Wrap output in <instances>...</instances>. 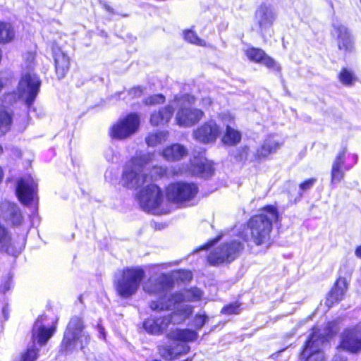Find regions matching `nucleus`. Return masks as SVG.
<instances>
[{"label": "nucleus", "instance_id": "obj_1", "mask_svg": "<svg viewBox=\"0 0 361 361\" xmlns=\"http://www.w3.org/2000/svg\"><path fill=\"white\" fill-rule=\"evenodd\" d=\"M281 215L276 205L266 204L259 213L252 215L246 222L251 240L257 246L268 243L271 239L273 223L281 221Z\"/></svg>", "mask_w": 361, "mask_h": 361}, {"label": "nucleus", "instance_id": "obj_2", "mask_svg": "<svg viewBox=\"0 0 361 361\" xmlns=\"http://www.w3.org/2000/svg\"><path fill=\"white\" fill-rule=\"evenodd\" d=\"M324 331V334H322L317 326H313L311 328L310 334L301 347L300 352L301 361L324 360V354L322 346L337 334L336 322H328L325 325Z\"/></svg>", "mask_w": 361, "mask_h": 361}, {"label": "nucleus", "instance_id": "obj_3", "mask_svg": "<svg viewBox=\"0 0 361 361\" xmlns=\"http://www.w3.org/2000/svg\"><path fill=\"white\" fill-rule=\"evenodd\" d=\"M85 324L82 319L74 316L69 320L64 331L63 336L59 346V351L62 354H67L73 351L78 344L80 349L82 350L90 340L89 334H85L83 330Z\"/></svg>", "mask_w": 361, "mask_h": 361}, {"label": "nucleus", "instance_id": "obj_4", "mask_svg": "<svg viewBox=\"0 0 361 361\" xmlns=\"http://www.w3.org/2000/svg\"><path fill=\"white\" fill-rule=\"evenodd\" d=\"M145 276V271L141 268H123L114 282L116 294L123 299L131 298L137 293Z\"/></svg>", "mask_w": 361, "mask_h": 361}, {"label": "nucleus", "instance_id": "obj_5", "mask_svg": "<svg viewBox=\"0 0 361 361\" xmlns=\"http://www.w3.org/2000/svg\"><path fill=\"white\" fill-rule=\"evenodd\" d=\"M199 193L198 185L192 182H171L165 188V196L169 203L185 204L195 200Z\"/></svg>", "mask_w": 361, "mask_h": 361}, {"label": "nucleus", "instance_id": "obj_6", "mask_svg": "<svg viewBox=\"0 0 361 361\" xmlns=\"http://www.w3.org/2000/svg\"><path fill=\"white\" fill-rule=\"evenodd\" d=\"M140 123L139 113H128L112 124L109 130V135L114 140H126L138 131Z\"/></svg>", "mask_w": 361, "mask_h": 361}, {"label": "nucleus", "instance_id": "obj_7", "mask_svg": "<svg viewBox=\"0 0 361 361\" xmlns=\"http://www.w3.org/2000/svg\"><path fill=\"white\" fill-rule=\"evenodd\" d=\"M243 249V244L237 240L223 243L209 254L207 262L212 266L229 264L240 255Z\"/></svg>", "mask_w": 361, "mask_h": 361}, {"label": "nucleus", "instance_id": "obj_8", "mask_svg": "<svg viewBox=\"0 0 361 361\" xmlns=\"http://www.w3.org/2000/svg\"><path fill=\"white\" fill-rule=\"evenodd\" d=\"M140 206L146 211L160 207L163 202V192L159 186L150 183L141 188L137 194Z\"/></svg>", "mask_w": 361, "mask_h": 361}, {"label": "nucleus", "instance_id": "obj_9", "mask_svg": "<svg viewBox=\"0 0 361 361\" xmlns=\"http://www.w3.org/2000/svg\"><path fill=\"white\" fill-rule=\"evenodd\" d=\"M347 146H343L335 156L330 172V182L331 184L337 183L343 180L345 172L353 169L357 162V155L353 154V161L346 163Z\"/></svg>", "mask_w": 361, "mask_h": 361}, {"label": "nucleus", "instance_id": "obj_10", "mask_svg": "<svg viewBox=\"0 0 361 361\" xmlns=\"http://www.w3.org/2000/svg\"><path fill=\"white\" fill-rule=\"evenodd\" d=\"M276 18V13L272 6L266 3L260 4L256 8L254 19L258 27L259 35L264 37L267 34L271 36L270 30Z\"/></svg>", "mask_w": 361, "mask_h": 361}, {"label": "nucleus", "instance_id": "obj_11", "mask_svg": "<svg viewBox=\"0 0 361 361\" xmlns=\"http://www.w3.org/2000/svg\"><path fill=\"white\" fill-rule=\"evenodd\" d=\"M338 348L351 354L361 352V328L357 326L345 328L341 335Z\"/></svg>", "mask_w": 361, "mask_h": 361}, {"label": "nucleus", "instance_id": "obj_12", "mask_svg": "<svg viewBox=\"0 0 361 361\" xmlns=\"http://www.w3.org/2000/svg\"><path fill=\"white\" fill-rule=\"evenodd\" d=\"M41 85L39 78L29 73L23 75L18 83V90L20 96H23L25 93H27L25 102L27 107H30L34 103L37 95L39 92Z\"/></svg>", "mask_w": 361, "mask_h": 361}, {"label": "nucleus", "instance_id": "obj_13", "mask_svg": "<svg viewBox=\"0 0 361 361\" xmlns=\"http://www.w3.org/2000/svg\"><path fill=\"white\" fill-rule=\"evenodd\" d=\"M221 133L219 125L214 120L206 121L192 132L193 138L199 142L207 145L214 143Z\"/></svg>", "mask_w": 361, "mask_h": 361}, {"label": "nucleus", "instance_id": "obj_14", "mask_svg": "<svg viewBox=\"0 0 361 361\" xmlns=\"http://www.w3.org/2000/svg\"><path fill=\"white\" fill-rule=\"evenodd\" d=\"M333 29L338 49L344 55L353 53L355 46L350 30L343 25H333Z\"/></svg>", "mask_w": 361, "mask_h": 361}, {"label": "nucleus", "instance_id": "obj_15", "mask_svg": "<svg viewBox=\"0 0 361 361\" xmlns=\"http://www.w3.org/2000/svg\"><path fill=\"white\" fill-rule=\"evenodd\" d=\"M244 54L250 62L257 64H262L268 69L274 70L277 72L281 71V66L262 48L248 46L244 50Z\"/></svg>", "mask_w": 361, "mask_h": 361}, {"label": "nucleus", "instance_id": "obj_16", "mask_svg": "<svg viewBox=\"0 0 361 361\" xmlns=\"http://www.w3.org/2000/svg\"><path fill=\"white\" fill-rule=\"evenodd\" d=\"M16 192L19 201L27 206L36 195L37 184L30 176L21 177L17 180Z\"/></svg>", "mask_w": 361, "mask_h": 361}, {"label": "nucleus", "instance_id": "obj_17", "mask_svg": "<svg viewBox=\"0 0 361 361\" xmlns=\"http://www.w3.org/2000/svg\"><path fill=\"white\" fill-rule=\"evenodd\" d=\"M50 49L54 62V71L58 80H62L68 74L71 67V59L64 53L59 44L54 42L51 43Z\"/></svg>", "mask_w": 361, "mask_h": 361}, {"label": "nucleus", "instance_id": "obj_18", "mask_svg": "<svg viewBox=\"0 0 361 361\" xmlns=\"http://www.w3.org/2000/svg\"><path fill=\"white\" fill-rule=\"evenodd\" d=\"M204 116L202 109L183 106L178 109L176 115V123L180 127L189 128L195 126Z\"/></svg>", "mask_w": 361, "mask_h": 361}, {"label": "nucleus", "instance_id": "obj_19", "mask_svg": "<svg viewBox=\"0 0 361 361\" xmlns=\"http://www.w3.org/2000/svg\"><path fill=\"white\" fill-rule=\"evenodd\" d=\"M348 282L344 277H338L328 292L325 299V305L328 308L338 305L344 298L348 289Z\"/></svg>", "mask_w": 361, "mask_h": 361}, {"label": "nucleus", "instance_id": "obj_20", "mask_svg": "<svg viewBox=\"0 0 361 361\" xmlns=\"http://www.w3.org/2000/svg\"><path fill=\"white\" fill-rule=\"evenodd\" d=\"M172 323V314L157 317H148L143 322L146 331L152 335L162 334Z\"/></svg>", "mask_w": 361, "mask_h": 361}, {"label": "nucleus", "instance_id": "obj_21", "mask_svg": "<svg viewBox=\"0 0 361 361\" xmlns=\"http://www.w3.org/2000/svg\"><path fill=\"white\" fill-rule=\"evenodd\" d=\"M166 338L173 342L191 343L197 341L198 333L190 329L176 328L168 332Z\"/></svg>", "mask_w": 361, "mask_h": 361}, {"label": "nucleus", "instance_id": "obj_22", "mask_svg": "<svg viewBox=\"0 0 361 361\" xmlns=\"http://www.w3.org/2000/svg\"><path fill=\"white\" fill-rule=\"evenodd\" d=\"M147 175L134 169H126L122 173L123 186L129 189H137L147 182Z\"/></svg>", "mask_w": 361, "mask_h": 361}, {"label": "nucleus", "instance_id": "obj_23", "mask_svg": "<svg viewBox=\"0 0 361 361\" xmlns=\"http://www.w3.org/2000/svg\"><path fill=\"white\" fill-rule=\"evenodd\" d=\"M280 144L276 141L267 140L260 145L253 154L251 161L256 164H260L269 157L276 152Z\"/></svg>", "mask_w": 361, "mask_h": 361}, {"label": "nucleus", "instance_id": "obj_24", "mask_svg": "<svg viewBox=\"0 0 361 361\" xmlns=\"http://www.w3.org/2000/svg\"><path fill=\"white\" fill-rule=\"evenodd\" d=\"M160 154L166 161L175 162L185 157L188 155V149L183 145L173 143L166 146Z\"/></svg>", "mask_w": 361, "mask_h": 361}, {"label": "nucleus", "instance_id": "obj_25", "mask_svg": "<svg viewBox=\"0 0 361 361\" xmlns=\"http://www.w3.org/2000/svg\"><path fill=\"white\" fill-rule=\"evenodd\" d=\"M174 114V108L171 105H166L150 114L149 123L152 126H164L169 122Z\"/></svg>", "mask_w": 361, "mask_h": 361}, {"label": "nucleus", "instance_id": "obj_26", "mask_svg": "<svg viewBox=\"0 0 361 361\" xmlns=\"http://www.w3.org/2000/svg\"><path fill=\"white\" fill-rule=\"evenodd\" d=\"M159 356L165 361H174L181 355H186L190 351L188 345H183L180 350L176 351L174 348L169 345H160L157 348Z\"/></svg>", "mask_w": 361, "mask_h": 361}, {"label": "nucleus", "instance_id": "obj_27", "mask_svg": "<svg viewBox=\"0 0 361 361\" xmlns=\"http://www.w3.org/2000/svg\"><path fill=\"white\" fill-rule=\"evenodd\" d=\"M194 173L199 177L209 179L214 174V163L204 159L203 161L195 162L192 164Z\"/></svg>", "mask_w": 361, "mask_h": 361}, {"label": "nucleus", "instance_id": "obj_28", "mask_svg": "<svg viewBox=\"0 0 361 361\" xmlns=\"http://www.w3.org/2000/svg\"><path fill=\"white\" fill-rule=\"evenodd\" d=\"M56 330V324H52L49 327H46L44 325H40L37 328L34 326L32 331V338L33 339H37L39 345H44L54 334Z\"/></svg>", "mask_w": 361, "mask_h": 361}, {"label": "nucleus", "instance_id": "obj_29", "mask_svg": "<svg viewBox=\"0 0 361 361\" xmlns=\"http://www.w3.org/2000/svg\"><path fill=\"white\" fill-rule=\"evenodd\" d=\"M16 39V30L13 25L6 20H0V45H6Z\"/></svg>", "mask_w": 361, "mask_h": 361}, {"label": "nucleus", "instance_id": "obj_30", "mask_svg": "<svg viewBox=\"0 0 361 361\" xmlns=\"http://www.w3.org/2000/svg\"><path fill=\"white\" fill-rule=\"evenodd\" d=\"M13 112L0 105V137L6 135L12 128Z\"/></svg>", "mask_w": 361, "mask_h": 361}, {"label": "nucleus", "instance_id": "obj_31", "mask_svg": "<svg viewBox=\"0 0 361 361\" xmlns=\"http://www.w3.org/2000/svg\"><path fill=\"white\" fill-rule=\"evenodd\" d=\"M242 140L241 133L231 126L227 125L221 137V142L226 146H236Z\"/></svg>", "mask_w": 361, "mask_h": 361}, {"label": "nucleus", "instance_id": "obj_32", "mask_svg": "<svg viewBox=\"0 0 361 361\" xmlns=\"http://www.w3.org/2000/svg\"><path fill=\"white\" fill-rule=\"evenodd\" d=\"M338 80L345 87L354 85L357 78L354 71L347 67H342L337 75Z\"/></svg>", "mask_w": 361, "mask_h": 361}, {"label": "nucleus", "instance_id": "obj_33", "mask_svg": "<svg viewBox=\"0 0 361 361\" xmlns=\"http://www.w3.org/2000/svg\"><path fill=\"white\" fill-rule=\"evenodd\" d=\"M8 219L11 226H18L23 221V216L20 208L16 204H11L7 208Z\"/></svg>", "mask_w": 361, "mask_h": 361}, {"label": "nucleus", "instance_id": "obj_34", "mask_svg": "<svg viewBox=\"0 0 361 361\" xmlns=\"http://www.w3.org/2000/svg\"><path fill=\"white\" fill-rule=\"evenodd\" d=\"M171 306L170 298H166L165 295L160 297L157 300H152L149 302V307L153 311L161 312L170 310Z\"/></svg>", "mask_w": 361, "mask_h": 361}, {"label": "nucleus", "instance_id": "obj_35", "mask_svg": "<svg viewBox=\"0 0 361 361\" xmlns=\"http://www.w3.org/2000/svg\"><path fill=\"white\" fill-rule=\"evenodd\" d=\"M183 38L186 42L190 44L203 47L207 46V42L200 38L195 31L190 29H187L183 31Z\"/></svg>", "mask_w": 361, "mask_h": 361}, {"label": "nucleus", "instance_id": "obj_36", "mask_svg": "<svg viewBox=\"0 0 361 361\" xmlns=\"http://www.w3.org/2000/svg\"><path fill=\"white\" fill-rule=\"evenodd\" d=\"M242 303L239 300L225 305L221 310V314L226 315L238 314L242 310Z\"/></svg>", "mask_w": 361, "mask_h": 361}, {"label": "nucleus", "instance_id": "obj_37", "mask_svg": "<svg viewBox=\"0 0 361 361\" xmlns=\"http://www.w3.org/2000/svg\"><path fill=\"white\" fill-rule=\"evenodd\" d=\"M165 102L166 97L161 93L151 94L142 99V104L147 106L163 104Z\"/></svg>", "mask_w": 361, "mask_h": 361}, {"label": "nucleus", "instance_id": "obj_38", "mask_svg": "<svg viewBox=\"0 0 361 361\" xmlns=\"http://www.w3.org/2000/svg\"><path fill=\"white\" fill-rule=\"evenodd\" d=\"M169 169L164 166H153L149 170V176L153 180H157L168 176Z\"/></svg>", "mask_w": 361, "mask_h": 361}, {"label": "nucleus", "instance_id": "obj_39", "mask_svg": "<svg viewBox=\"0 0 361 361\" xmlns=\"http://www.w3.org/2000/svg\"><path fill=\"white\" fill-rule=\"evenodd\" d=\"M164 137L165 133L164 132L159 131L149 133L145 137V142L149 147H155L157 145L161 143Z\"/></svg>", "mask_w": 361, "mask_h": 361}, {"label": "nucleus", "instance_id": "obj_40", "mask_svg": "<svg viewBox=\"0 0 361 361\" xmlns=\"http://www.w3.org/2000/svg\"><path fill=\"white\" fill-rule=\"evenodd\" d=\"M39 357V350L34 347L27 348L20 355L18 361H37Z\"/></svg>", "mask_w": 361, "mask_h": 361}, {"label": "nucleus", "instance_id": "obj_41", "mask_svg": "<svg viewBox=\"0 0 361 361\" xmlns=\"http://www.w3.org/2000/svg\"><path fill=\"white\" fill-rule=\"evenodd\" d=\"M250 152V149L248 145H243L238 147L236 149V153L235 154L236 162L245 164L247 161Z\"/></svg>", "mask_w": 361, "mask_h": 361}, {"label": "nucleus", "instance_id": "obj_42", "mask_svg": "<svg viewBox=\"0 0 361 361\" xmlns=\"http://www.w3.org/2000/svg\"><path fill=\"white\" fill-rule=\"evenodd\" d=\"M185 294L188 302L199 301L202 298V292L197 288H190L185 290Z\"/></svg>", "mask_w": 361, "mask_h": 361}, {"label": "nucleus", "instance_id": "obj_43", "mask_svg": "<svg viewBox=\"0 0 361 361\" xmlns=\"http://www.w3.org/2000/svg\"><path fill=\"white\" fill-rule=\"evenodd\" d=\"M208 320V317L204 313L196 314L194 317V326L197 330H200Z\"/></svg>", "mask_w": 361, "mask_h": 361}, {"label": "nucleus", "instance_id": "obj_44", "mask_svg": "<svg viewBox=\"0 0 361 361\" xmlns=\"http://www.w3.org/2000/svg\"><path fill=\"white\" fill-rule=\"evenodd\" d=\"M317 180L316 178H310L305 179V180H303L302 182H301L299 184V188H300V191L305 192V191L310 190L316 183Z\"/></svg>", "mask_w": 361, "mask_h": 361}, {"label": "nucleus", "instance_id": "obj_45", "mask_svg": "<svg viewBox=\"0 0 361 361\" xmlns=\"http://www.w3.org/2000/svg\"><path fill=\"white\" fill-rule=\"evenodd\" d=\"M11 240L8 229L0 223V244L6 243Z\"/></svg>", "mask_w": 361, "mask_h": 361}, {"label": "nucleus", "instance_id": "obj_46", "mask_svg": "<svg viewBox=\"0 0 361 361\" xmlns=\"http://www.w3.org/2000/svg\"><path fill=\"white\" fill-rule=\"evenodd\" d=\"M171 302L173 301L174 303H180L183 302H188L185 293L176 292L172 293L170 297Z\"/></svg>", "mask_w": 361, "mask_h": 361}, {"label": "nucleus", "instance_id": "obj_47", "mask_svg": "<svg viewBox=\"0 0 361 361\" xmlns=\"http://www.w3.org/2000/svg\"><path fill=\"white\" fill-rule=\"evenodd\" d=\"M223 234L220 233L216 237L209 240L206 243L200 246L199 250H205L216 243L222 238Z\"/></svg>", "mask_w": 361, "mask_h": 361}, {"label": "nucleus", "instance_id": "obj_48", "mask_svg": "<svg viewBox=\"0 0 361 361\" xmlns=\"http://www.w3.org/2000/svg\"><path fill=\"white\" fill-rule=\"evenodd\" d=\"M193 312V307L191 305L185 306L178 310V313L183 316L184 318L190 317Z\"/></svg>", "mask_w": 361, "mask_h": 361}, {"label": "nucleus", "instance_id": "obj_49", "mask_svg": "<svg viewBox=\"0 0 361 361\" xmlns=\"http://www.w3.org/2000/svg\"><path fill=\"white\" fill-rule=\"evenodd\" d=\"M128 92L129 94H133L135 96L140 97L143 94V87L140 86L133 87Z\"/></svg>", "mask_w": 361, "mask_h": 361}, {"label": "nucleus", "instance_id": "obj_50", "mask_svg": "<svg viewBox=\"0 0 361 361\" xmlns=\"http://www.w3.org/2000/svg\"><path fill=\"white\" fill-rule=\"evenodd\" d=\"M355 255L357 257L361 259V245H360L355 247Z\"/></svg>", "mask_w": 361, "mask_h": 361}, {"label": "nucleus", "instance_id": "obj_51", "mask_svg": "<svg viewBox=\"0 0 361 361\" xmlns=\"http://www.w3.org/2000/svg\"><path fill=\"white\" fill-rule=\"evenodd\" d=\"M99 333L102 335L103 338H105L104 328L102 326L99 325Z\"/></svg>", "mask_w": 361, "mask_h": 361}, {"label": "nucleus", "instance_id": "obj_52", "mask_svg": "<svg viewBox=\"0 0 361 361\" xmlns=\"http://www.w3.org/2000/svg\"><path fill=\"white\" fill-rule=\"evenodd\" d=\"M3 177H4V172H3L1 167L0 166V183L3 180Z\"/></svg>", "mask_w": 361, "mask_h": 361}, {"label": "nucleus", "instance_id": "obj_53", "mask_svg": "<svg viewBox=\"0 0 361 361\" xmlns=\"http://www.w3.org/2000/svg\"><path fill=\"white\" fill-rule=\"evenodd\" d=\"M105 8H106V9L107 11H109V12H113V8H112L111 6H105Z\"/></svg>", "mask_w": 361, "mask_h": 361}, {"label": "nucleus", "instance_id": "obj_54", "mask_svg": "<svg viewBox=\"0 0 361 361\" xmlns=\"http://www.w3.org/2000/svg\"><path fill=\"white\" fill-rule=\"evenodd\" d=\"M4 154V147L3 146L0 144V156Z\"/></svg>", "mask_w": 361, "mask_h": 361}, {"label": "nucleus", "instance_id": "obj_55", "mask_svg": "<svg viewBox=\"0 0 361 361\" xmlns=\"http://www.w3.org/2000/svg\"><path fill=\"white\" fill-rule=\"evenodd\" d=\"M13 78V75H10V76L8 78H6V82L9 81L10 82H11V80Z\"/></svg>", "mask_w": 361, "mask_h": 361}, {"label": "nucleus", "instance_id": "obj_56", "mask_svg": "<svg viewBox=\"0 0 361 361\" xmlns=\"http://www.w3.org/2000/svg\"><path fill=\"white\" fill-rule=\"evenodd\" d=\"M243 240H244L245 241H247V238H243Z\"/></svg>", "mask_w": 361, "mask_h": 361}]
</instances>
